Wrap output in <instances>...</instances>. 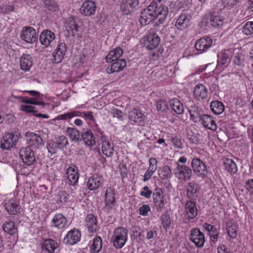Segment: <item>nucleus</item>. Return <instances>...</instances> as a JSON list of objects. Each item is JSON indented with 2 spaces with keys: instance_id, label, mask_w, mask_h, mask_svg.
Wrapping results in <instances>:
<instances>
[{
  "instance_id": "obj_1",
  "label": "nucleus",
  "mask_w": 253,
  "mask_h": 253,
  "mask_svg": "<svg viewBox=\"0 0 253 253\" xmlns=\"http://www.w3.org/2000/svg\"><path fill=\"white\" fill-rule=\"evenodd\" d=\"M128 238V230L125 227H119L113 232L111 241L117 249H122L126 244Z\"/></svg>"
},
{
  "instance_id": "obj_2",
  "label": "nucleus",
  "mask_w": 253,
  "mask_h": 253,
  "mask_svg": "<svg viewBox=\"0 0 253 253\" xmlns=\"http://www.w3.org/2000/svg\"><path fill=\"white\" fill-rule=\"evenodd\" d=\"M191 167L194 172L200 178H205L208 172L206 165L199 158H194L191 161Z\"/></svg>"
},
{
  "instance_id": "obj_3",
  "label": "nucleus",
  "mask_w": 253,
  "mask_h": 253,
  "mask_svg": "<svg viewBox=\"0 0 253 253\" xmlns=\"http://www.w3.org/2000/svg\"><path fill=\"white\" fill-rule=\"evenodd\" d=\"M19 156L22 162L28 166L33 165L36 162L34 151L29 146L21 148Z\"/></svg>"
},
{
  "instance_id": "obj_4",
  "label": "nucleus",
  "mask_w": 253,
  "mask_h": 253,
  "mask_svg": "<svg viewBox=\"0 0 253 253\" xmlns=\"http://www.w3.org/2000/svg\"><path fill=\"white\" fill-rule=\"evenodd\" d=\"M97 131L99 133L100 137V141L101 143V150L103 154L107 157H111L114 152V144L109 141L107 137L102 135V132L98 128Z\"/></svg>"
},
{
  "instance_id": "obj_5",
  "label": "nucleus",
  "mask_w": 253,
  "mask_h": 253,
  "mask_svg": "<svg viewBox=\"0 0 253 253\" xmlns=\"http://www.w3.org/2000/svg\"><path fill=\"white\" fill-rule=\"evenodd\" d=\"M116 193L115 190L111 188L108 187L106 190L105 194V205L104 209L109 213L116 204Z\"/></svg>"
},
{
  "instance_id": "obj_6",
  "label": "nucleus",
  "mask_w": 253,
  "mask_h": 253,
  "mask_svg": "<svg viewBox=\"0 0 253 253\" xmlns=\"http://www.w3.org/2000/svg\"><path fill=\"white\" fill-rule=\"evenodd\" d=\"M231 50V49H230L218 54L216 70H222L228 66L231 58L233 56Z\"/></svg>"
},
{
  "instance_id": "obj_7",
  "label": "nucleus",
  "mask_w": 253,
  "mask_h": 253,
  "mask_svg": "<svg viewBox=\"0 0 253 253\" xmlns=\"http://www.w3.org/2000/svg\"><path fill=\"white\" fill-rule=\"evenodd\" d=\"M192 172L191 169L188 166L179 164H177L174 170L175 176L178 179L184 181L191 179Z\"/></svg>"
},
{
  "instance_id": "obj_8",
  "label": "nucleus",
  "mask_w": 253,
  "mask_h": 253,
  "mask_svg": "<svg viewBox=\"0 0 253 253\" xmlns=\"http://www.w3.org/2000/svg\"><path fill=\"white\" fill-rule=\"evenodd\" d=\"M18 139L17 135L12 133L5 134L1 140L0 148L3 150H10L16 145Z\"/></svg>"
},
{
  "instance_id": "obj_9",
  "label": "nucleus",
  "mask_w": 253,
  "mask_h": 253,
  "mask_svg": "<svg viewBox=\"0 0 253 253\" xmlns=\"http://www.w3.org/2000/svg\"><path fill=\"white\" fill-rule=\"evenodd\" d=\"M21 38L28 43L35 42L37 39L36 30L31 27H24L21 33Z\"/></svg>"
},
{
  "instance_id": "obj_10",
  "label": "nucleus",
  "mask_w": 253,
  "mask_h": 253,
  "mask_svg": "<svg viewBox=\"0 0 253 253\" xmlns=\"http://www.w3.org/2000/svg\"><path fill=\"white\" fill-rule=\"evenodd\" d=\"M189 239L198 248L203 247L205 242L204 233L197 228L191 230Z\"/></svg>"
},
{
  "instance_id": "obj_11",
  "label": "nucleus",
  "mask_w": 253,
  "mask_h": 253,
  "mask_svg": "<svg viewBox=\"0 0 253 253\" xmlns=\"http://www.w3.org/2000/svg\"><path fill=\"white\" fill-rule=\"evenodd\" d=\"M25 137L28 144L35 149H40L43 146V140L39 135L31 132H27Z\"/></svg>"
},
{
  "instance_id": "obj_12",
  "label": "nucleus",
  "mask_w": 253,
  "mask_h": 253,
  "mask_svg": "<svg viewBox=\"0 0 253 253\" xmlns=\"http://www.w3.org/2000/svg\"><path fill=\"white\" fill-rule=\"evenodd\" d=\"M138 4V0H122L120 9L123 14L127 15L134 11Z\"/></svg>"
},
{
  "instance_id": "obj_13",
  "label": "nucleus",
  "mask_w": 253,
  "mask_h": 253,
  "mask_svg": "<svg viewBox=\"0 0 253 253\" xmlns=\"http://www.w3.org/2000/svg\"><path fill=\"white\" fill-rule=\"evenodd\" d=\"M80 21L78 18L73 16L67 18L65 22V27L68 32H71L73 36H75L80 31Z\"/></svg>"
},
{
  "instance_id": "obj_14",
  "label": "nucleus",
  "mask_w": 253,
  "mask_h": 253,
  "mask_svg": "<svg viewBox=\"0 0 253 253\" xmlns=\"http://www.w3.org/2000/svg\"><path fill=\"white\" fill-rule=\"evenodd\" d=\"M153 202L158 211H161L164 208V192L161 188L157 187L155 188L153 194Z\"/></svg>"
},
{
  "instance_id": "obj_15",
  "label": "nucleus",
  "mask_w": 253,
  "mask_h": 253,
  "mask_svg": "<svg viewBox=\"0 0 253 253\" xmlns=\"http://www.w3.org/2000/svg\"><path fill=\"white\" fill-rule=\"evenodd\" d=\"M67 51V46L65 42H59L52 53V61L55 63L61 62Z\"/></svg>"
},
{
  "instance_id": "obj_16",
  "label": "nucleus",
  "mask_w": 253,
  "mask_h": 253,
  "mask_svg": "<svg viewBox=\"0 0 253 253\" xmlns=\"http://www.w3.org/2000/svg\"><path fill=\"white\" fill-rule=\"evenodd\" d=\"M144 117L143 114L136 109H132L128 112L129 120L132 124L143 126L144 124Z\"/></svg>"
},
{
  "instance_id": "obj_17",
  "label": "nucleus",
  "mask_w": 253,
  "mask_h": 253,
  "mask_svg": "<svg viewBox=\"0 0 253 253\" xmlns=\"http://www.w3.org/2000/svg\"><path fill=\"white\" fill-rule=\"evenodd\" d=\"M81 234L80 231L77 229H73L67 233L64 238V242L71 245L77 243L81 239Z\"/></svg>"
},
{
  "instance_id": "obj_18",
  "label": "nucleus",
  "mask_w": 253,
  "mask_h": 253,
  "mask_svg": "<svg viewBox=\"0 0 253 253\" xmlns=\"http://www.w3.org/2000/svg\"><path fill=\"white\" fill-rule=\"evenodd\" d=\"M212 45L211 39L209 37L205 36L197 41L195 44V47L196 50L202 53L206 51Z\"/></svg>"
},
{
  "instance_id": "obj_19",
  "label": "nucleus",
  "mask_w": 253,
  "mask_h": 253,
  "mask_svg": "<svg viewBox=\"0 0 253 253\" xmlns=\"http://www.w3.org/2000/svg\"><path fill=\"white\" fill-rule=\"evenodd\" d=\"M200 122L203 127L207 129L215 131L217 128L215 118L211 115L204 114Z\"/></svg>"
},
{
  "instance_id": "obj_20",
  "label": "nucleus",
  "mask_w": 253,
  "mask_h": 253,
  "mask_svg": "<svg viewBox=\"0 0 253 253\" xmlns=\"http://www.w3.org/2000/svg\"><path fill=\"white\" fill-rule=\"evenodd\" d=\"M2 204L5 210L10 214L16 215L19 212V206L14 199H5Z\"/></svg>"
},
{
  "instance_id": "obj_21",
  "label": "nucleus",
  "mask_w": 253,
  "mask_h": 253,
  "mask_svg": "<svg viewBox=\"0 0 253 253\" xmlns=\"http://www.w3.org/2000/svg\"><path fill=\"white\" fill-rule=\"evenodd\" d=\"M185 216L188 219L195 218L198 212L196 203L191 200L188 201L185 205Z\"/></svg>"
},
{
  "instance_id": "obj_22",
  "label": "nucleus",
  "mask_w": 253,
  "mask_h": 253,
  "mask_svg": "<svg viewBox=\"0 0 253 253\" xmlns=\"http://www.w3.org/2000/svg\"><path fill=\"white\" fill-rule=\"evenodd\" d=\"M96 5L94 1L87 0L83 2L81 7V12L85 16L93 15L96 11Z\"/></svg>"
},
{
  "instance_id": "obj_23",
  "label": "nucleus",
  "mask_w": 253,
  "mask_h": 253,
  "mask_svg": "<svg viewBox=\"0 0 253 253\" xmlns=\"http://www.w3.org/2000/svg\"><path fill=\"white\" fill-rule=\"evenodd\" d=\"M51 227L58 229H63L67 224L66 218L61 213L55 214L51 220Z\"/></svg>"
},
{
  "instance_id": "obj_24",
  "label": "nucleus",
  "mask_w": 253,
  "mask_h": 253,
  "mask_svg": "<svg viewBox=\"0 0 253 253\" xmlns=\"http://www.w3.org/2000/svg\"><path fill=\"white\" fill-rule=\"evenodd\" d=\"M55 39L54 33L48 30L43 31L40 36V42L45 47L50 45Z\"/></svg>"
},
{
  "instance_id": "obj_25",
  "label": "nucleus",
  "mask_w": 253,
  "mask_h": 253,
  "mask_svg": "<svg viewBox=\"0 0 253 253\" xmlns=\"http://www.w3.org/2000/svg\"><path fill=\"white\" fill-rule=\"evenodd\" d=\"M102 177L95 174L90 177L86 183V186L90 190H95L99 188L103 184Z\"/></svg>"
},
{
  "instance_id": "obj_26",
  "label": "nucleus",
  "mask_w": 253,
  "mask_h": 253,
  "mask_svg": "<svg viewBox=\"0 0 253 253\" xmlns=\"http://www.w3.org/2000/svg\"><path fill=\"white\" fill-rule=\"evenodd\" d=\"M160 38L155 33L150 34L145 41V45L147 48L152 50L156 48L159 44Z\"/></svg>"
},
{
  "instance_id": "obj_27",
  "label": "nucleus",
  "mask_w": 253,
  "mask_h": 253,
  "mask_svg": "<svg viewBox=\"0 0 253 253\" xmlns=\"http://www.w3.org/2000/svg\"><path fill=\"white\" fill-rule=\"evenodd\" d=\"M66 174L70 185H75L78 182L79 175L78 168L76 166L68 167L66 170Z\"/></svg>"
},
{
  "instance_id": "obj_28",
  "label": "nucleus",
  "mask_w": 253,
  "mask_h": 253,
  "mask_svg": "<svg viewBox=\"0 0 253 253\" xmlns=\"http://www.w3.org/2000/svg\"><path fill=\"white\" fill-rule=\"evenodd\" d=\"M190 16L185 13H182L177 19L174 26L179 30L187 28L189 25Z\"/></svg>"
},
{
  "instance_id": "obj_29",
  "label": "nucleus",
  "mask_w": 253,
  "mask_h": 253,
  "mask_svg": "<svg viewBox=\"0 0 253 253\" xmlns=\"http://www.w3.org/2000/svg\"><path fill=\"white\" fill-rule=\"evenodd\" d=\"M126 66L125 59H121L114 62L106 68V72L108 74L118 72L122 70Z\"/></svg>"
},
{
  "instance_id": "obj_30",
  "label": "nucleus",
  "mask_w": 253,
  "mask_h": 253,
  "mask_svg": "<svg viewBox=\"0 0 253 253\" xmlns=\"http://www.w3.org/2000/svg\"><path fill=\"white\" fill-rule=\"evenodd\" d=\"M188 112L190 116V119L194 123L200 122L202 117L204 115L202 109L194 105L189 107Z\"/></svg>"
},
{
  "instance_id": "obj_31",
  "label": "nucleus",
  "mask_w": 253,
  "mask_h": 253,
  "mask_svg": "<svg viewBox=\"0 0 253 253\" xmlns=\"http://www.w3.org/2000/svg\"><path fill=\"white\" fill-rule=\"evenodd\" d=\"M20 64L22 70L29 71L33 64L31 56L28 54H23L20 57Z\"/></svg>"
},
{
  "instance_id": "obj_32",
  "label": "nucleus",
  "mask_w": 253,
  "mask_h": 253,
  "mask_svg": "<svg viewBox=\"0 0 253 253\" xmlns=\"http://www.w3.org/2000/svg\"><path fill=\"white\" fill-rule=\"evenodd\" d=\"M85 226L90 232H94L97 229V221L96 217L92 214H87L86 216Z\"/></svg>"
},
{
  "instance_id": "obj_33",
  "label": "nucleus",
  "mask_w": 253,
  "mask_h": 253,
  "mask_svg": "<svg viewBox=\"0 0 253 253\" xmlns=\"http://www.w3.org/2000/svg\"><path fill=\"white\" fill-rule=\"evenodd\" d=\"M155 19H157L160 23H163L165 21L168 14L169 9L165 5H161L159 7L157 6Z\"/></svg>"
},
{
  "instance_id": "obj_34",
  "label": "nucleus",
  "mask_w": 253,
  "mask_h": 253,
  "mask_svg": "<svg viewBox=\"0 0 253 253\" xmlns=\"http://www.w3.org/2000/svg\"><path fill=\"white\" fill-rule=\"evenodd\" d=\"M81 138L84 141L86 145L92 146L95 145V141L92 132L88 129L83 130L81 134Z\"/></svg>"
},
{
  "instance_id": "obj_35",
  "label": "nucleus",
  "mask_w": 253,
  "mask_h": 253,
  "mask_svg": "<svg viewBox=\"0 0 253 253\" xmlns=\"http://www.w3.org/2000/svg\"><path fill=\"white\" fill-rule=\"evenodd\" d=\"M58 244L56 241L51 239L44 240L42 244V249L47 253H53L57 248Z\"/></svg>"
},
{
  "instance_id": "obj_36",
  "label": "nucleus",
  "mask_w": 253,
  "mask_h": 253,
  "mask_svg": "<svg viewBox=\"0 0 253 253\" xmlns=\"http://www.w3.org/2000/svg\"><path fill=\"white\" fill-rule=\"evenodd\" d=\"M199 190V186L195 182H190L188 183L186 188V194L188 198L193 199L197 197Z\"/></svg>"
},
{
  "instance_id": "obj_37",
  "label": "nucleus",
  "mask_w": 253,
  "mask_h": 253,
  "mask_svg": "<svg viewBox=\"0 0 253 253\" xmlns=\"http://www.w3.org/2000/svg\"><path fill=\"white\" fill-rule=\"evenodd\" d=\"M208 23L212 27L216 28H221L224 24V18L219 15H215V12L210 15Z\"/></svg>"
},
{
  "instance_id": "obj_38",
  "label": "nucleus",
  "mask_w": 253,
  "mask_h": 253,
  "mask_svg": "<svg viewBox=\"0 0 253 253\" xmlns=\"http://www.w3.org/2000/svg\"><path fill=\"white\" fill-rule=\"evenodd\" d=\"M194 95L198 100L203 99L208 95V90L203 84H198L195 87Z\"/></svg>"
},
{
  "instance_id": "obj_39",
  "label": "nucleus",
  "mask_w": 253,
  "mask_h": 253,
  "mask_svg": "<svg viewBox=\"0 0 253 253\" xmlns=\"http://www.w3.org/2000/svg\"><path fill=\"white\" fill-rule=\"evenodd\" d=\"M237 0H222L216 3V9L217 11L227 9H230L236 4Z\"/></svg>"
},
{
  "instance_id": "obj_40",
  "label": "nucleus",
  "mask_w": 253,
  "mask_h": 253,
  "mask_svg": "<svg viewBox=\"0 0 253 253\" xmlns=\"http://www.w3.org/2000/svg\"><path fill=\"white\" fill-rule=\"evenodd\" d=\"M123 53V51L120 47H117L111 50L106 56V61L108 62H112L118 60Z\"/></svg>"
},
{
  "instance_id": "obj_41",
  "label": "nucleus",
  "mask_w": 253,
  "mask_h": 253,
  "mask_svg": "<svg viewBox=\"0 0 253 253\" xmlns=\"http://www.w3.org/2000/svg\"><path fill=\"white\" fill-rule=\"evenodd\" d=\"M169 105L172 110L177 114L181 115L184 113V106L179 99L177 98L171 99Z\"/></svg>"
},
{
  "instance_id": "obj_42",
  "label": "nucleus",
  "mask_w": 253,
  "mask_h": 253,
  "mask_svg": "<svg viewBox=\"0 0 253 253\" xmlns=\"http://www.w3.org/2000/svg\"><path fill=\"white\" fill-rule=\"evenodd\" d=\"M226 230L228 236L232 239H235L237 236V228L235 222L229 220L226 224Z\"/></svg>"
},
{
  "instance_id": "obj_43",
  "label": "nucleus",
  "mask_w": 253,
  "mask_h": 253,
  "mask_svg": "<svg viewBox=\"0 0 253 253\" xmlns=\"http://www.w3.org/2000/svg\"><path fill=\"white\" fill-rule=\"evenodd\" d=\"M211 109L212 112L215 115H220L224 110V105L218 101H213L211 103Z\"/></svg>"
},
{
  "instance_id": "obj_44",
  "label": "nucleus",
  "mask_w": 253,
  "mask_h": 253,
  "mask_svg": "<svg viewBox=\"0 0 253 253\" xmlns=\"http://www.w3.org/2000/svg\"><path fill=\"white\" fill-rule=\"evenodd\" d=\"M4 231L10 234L14 235L17 232V228L15 227V223L13 221L5 222L2 225Z\"/></svg>"
},
{
  "instance_id": "obj_45",
  "label": "nucleus",
  "mask_w": 253,
  "mask_h": 253,
  "mask_svg": "<svg viewBox=\"0 0 253 253\" xmlns=\"http://www.w3.org/2000/svg\"><path fill=\"white\" fill-rule=\"evenodd\" d=\"M154 19L155 18L143 10L141 13L139 20L141 25H146Z\"/></svg>"
},
{
  "instance_id": "obj_46",
  "label": "nucleus",
  "mask_w": 253,
  "mask_h": 253,
  "mask_svg": "<svg viewBox=\"0 0 253 253\" xmlns=\"http://www.w3.org/2000/svg\"><path fill=\"white\" fill-rule=\"evenodd\" d=\"M102 241L100 237H96L92 241L91 249L93 253H98L101 249Z\"/></svg>"
},
{
  "instance_id": "obj_47",
  "label": "nucleus",
  "mask_w": 253,
  "mask_h": 253,
  "mask_svg": "<svg viewBox=\"0 0 253 253\" xmlns=\"http://www.w3.org/2000/svg\"><path fill=\"white\" fill-rule=\"evenodd\" d=\"M66 134L73 141H77L80 137V132L73 127H68L66 130Z\"/></svg>"
},
{
  "instance_id": "obj_48",
  "label": "nucleus",
  "mask_w": 253,
  "mask_h": 253,
  "mask_svg": "<svg viewBox=\"0 0 253 253\" xmlns=\"http://www.w3.org/2000/svg\"><path fill=\"white\" fill-rule=\"evenodd\" d=\"M224 165L225 169L230 172H235L237 171V165L231 159H226L224 162Z\"/></svg>"
},
{
  "instance_id": "obj_49",
  "label": "nucleus",
  "mask_w": 253,
  "mask_h": 253,
  "mask_svg": "<svg viewBox=\"0 0 253 253\" xmlns=\"http://www.w3.org/2000/svg\"><path fill=\"white\" fill-rule=\"evenodd\" d=\"M69 196V194H68L65 191H61L56 196V202L58 204H64L67 202Z\"/></svg>"
},
{
  "instance_id": "obj_50",
  "label": "nucleus",
  "mask_w": 253,
  "mask_h": 253,
  "mask_svg": "<svg viewBox=\"0 0 253 253\" xmlns=\"http://www.w3.org/2000/svg\"><path fill=\"white\" fill-rule=\"evenodd\" d=\"M55 143L59 149H63L68 144V141L67 138L63 135L58 136L56 138V140Z\"/></svg>"
},
{
  "instance_id": "obj_51",
  "label": "nucleus",
  "mask_w": 253,
  "mask_h": 253,
  "mask_svg": "<svg viewBox=\"0 0 253 253\" xmlns=\"http://www.w3.org/2000/svg\"><path fill=\"white\" fill-rule=\"evenodd\" d=\"M163 179H169L172 177L171 170L169 167L165 166L162 168L160 174Z\"/></svg>"
},
{
  "instance_id": "obj_52",
  "label": "nucleus",
  "mask_w": 253,
  "mask_h": 253,
  "mask_svg": "<svg viewBox=\"0 0 253 253\" xmlns=\"http://www.w3.org/2000/svg\"><path fill=\"white\" fill-rule=\"evenodd\" d=\"M157 5L156 2L153 1L143 11L155 18Z\"/></svg>"
},
{
  "instance_id": "obj_53",
  "label": "nucleus",
  "mask_w": 253,
  "mask_h": 253,
  "mask_svg": "<svg viewBox=\"0 0 253 253\" xmlns=\"http://www.w3.org/2000/svg\"><path fill=\"white\" fill-rule=\"evenodd\" d=\"M43 3L45 7L49 10L56 11L58 9V6L54 0H44Z\"/></svg>"
},
{
  "instance_id": "obj_54",
  "label": "nucleus",
  "mask_w": 253,
  "mask_h": 253,
  "mask_svg": "<svg viewBox=\"0 0 253 253\" xmlns=\"http://www.w3.org/2000/svg\"><path fill=\"white\" fill-rule=\"evenodd\" d=\"M242 32L247 35H251L253 34V21L247 22L243 26Z\"/></svg>"
},
{
  "instance_id": "obj_55",
  "label": "nucleus",
  "mask_w": 253,
  "mask_h": 253,
  "mask_svg": "<svg viewBox=\"0 0 253 253\" xmlns=\"http://www.w3.org/2000/svg\"><path fill=\"white\" fill-rule=\"evenodd\" d=\"M47 150L51 155L55 154L59 149L58 146L55 144V142L49 141L46 146Z\"/></svg>"
},
{
  "instance_id": "obj_56",
  "label": "nucleus",
  "mask_w": 253,
  "mask_h": 253,
  "mask_svg": "<svg viewBox=\"0 0 253 253\" xmlns=\"http://www.w3.org/2000/svg\"><path fill=\"white\" fill-rule=\"evenodd\" d=\"M157 161L155 158H151L149 159V166L148 170L154 173L157 169Z\"/></svg>"
},
{
  "instance_id": "obj_57",
  "label": "nucleus",
  "mask_w": 253,
  "mask_h": 253,
  "mask_svg": "<svg viewBox=\"0 0 253 253\" xmlns=\"http://www.w3.org/2000/svg\"><path fill=\"white\" fill-rule=\"evenodd\" d=\"M20 101L23 103L34 105H39L43 104L42 102H38L36 101V98H29L28 97H20Z\"/></svg>"
},
{
  "instance_id": "obj_58",
  "label": "nucleus",
  "mask_w": 253,
  "mask_h": 253,
  "mask_svg": "<svg viewBox=\"0 0 253 253\" xmlns=\"http://www.w3.org/2000/svg\"><path fill=\"white\" fill-rule=\"evenodd\" d=\"M171 143L175 148L181 149L183 147L181 139L176 136L171 137Z\"/></svg>"
},
{
  "instance_id": "obj_59",
  "label": "nucleus",
  "mask_w": 253,
  "mask_h": 253,
  "mask_svg": "<svg viewBox=\"0 0 253 253\" xmlns=\"http://www.w3.org/2000/svg\"><path fill=\"white\" fill-rule=\"evenodd\" d=\"M152 194H153L152 191L150 190L149 187L148 186H145L143 187L142 191L140 192V195L146 199H150Z\"/></svg>"
},
{
  "instance_id": "obj_60",
  "label": "nucleus",
  "mask_w": 253,
  "mask_h": 253,
  "mask_svg": "<svg viewBox=\"0 0 253 253\" xmlns=\"http://www.w3.org/2000/svg\"><path fill=\"white\" fill-rule=\"evenodd\" d=\"M151 208L148 205H143L139 209V214L143 216H147L150 211Z\"/></svg>"
},
{
  "instance_id": "obj_61",
  "label": "nucleus",
  "mask_w": 253,
  "mask_h": 253,
  "mask_svg": "<svg viewBox=\"0 0 253 253\" xmlns=\"http://www.w3.org/2000/svg\"><path fill=\"white\" fill-rule=\"evenodd\" d=\"M111 115L113 117L117 118L119 120L122 121L124 119L123 112L118 109H112Z\"/></svg>"
},
{
  "instance_id": "obj_62",
  "label": "nucleus",
  "mask_w": 253,
  "mask_h": 253,
  "mask_svg": "<svg viewBox=\"0 0 253 253\" xmlns=\"http://www.w3.org/2000/svg\"><path fill=\"white\" fill-rule=\"evenodd\" d=\"M156 107L157 110L160 111H164L168 108L167 103L162 100H160L157 103Z\"/></svg>"
},
{
  "instance_id": "obj_63",
  "label": "nucleus",
  "mask_w": 253,
  "mask_h": 253,
  "mask_svg": "<svg viewBox=\"0 0 253 253\" xmlns=\"http://www.w3.org/2000/svg\"><path fill=\"white\" fill-rule=\"evenodd\" d=\"M82 117L88 121H93L94 120L92 113L90 111L82 112Z\"/></svg>"
},
{
  "instance_id": "obj_64",
  "label": "nucleus",
  "mask_w": 253,
  "mask_h": 253,
  "mask_svg": "<svg viewBox=\"0 0 253 253\" xmlns=\"http://www.w3.org/2000/svg\"><path fill=\"white\" fill-rule=\"evenodd\" d=\"M246 189L253 195V179H249L246 182Z\"/></svg>"
}]
</instances>
